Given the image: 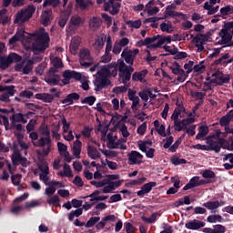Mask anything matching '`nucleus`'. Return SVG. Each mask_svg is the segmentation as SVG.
<instances>
[{
	"instance_id": "nucleus-19",
	"label": "nucleus",
	"mask_w": 233,
	"mask_h": 233,
	"mask_svg": "<svg viewBox=\"0 0 233 233\" xmlns=\"http://www.w3.org/2000/svg\"><path fill=\"white\" fill-rule=\"evenodd\" d=\"M81 96L77 93H70L62 100L63 105H74V101H79Z\"/></svg>"
},
{
	"instance_id": "nucleus-14",
	"label": "nucleus",
	"mask_w": 233,
	"mask_h": 233,
	"mask_svg": "<svg viewBox=\"0 0 233 233\" xmlns=\"http://www.w3.org/2000/svg\"><path fill=\"white\" fill-rule=\"evenodd\" d=\"M137 91L132 90L131 88L128 89L127 91V97L129 101H132V106L131 108L132 110H137V105H139V96H136Z\"/></svg>"
},
{
	"instance_id": "nucleus-41",
	"label": "nucleus",
	"mask_w": 233,
	"mask_h": 233,
	"mask_svg": "<svg viewBox=\"0 0 233 233\" xmlns=\"http://www.w3.org/2000/svg\"><path fill=\"white\" fill-rule=\"evenodd\" d=\"M230 121L231 118L228 116V115L223 116L219 120L220 127H225V129L230 127Z\"/></svg>"
},
{
	"instance_id": "nucleus-61",
	"label": "nucleus",
	"mask_w": 233,
	"mask_h": 233,
	"mask_svg": "<svg viewBox=\"0 0 233 233\" xmlns=\"http://www.w3.org/2000/svg\"><path fill=\"white\" fill-rule=\"evenodd\" d=\"M181 116V110L179 108H175L172 116H171V119H173V121H179V116Z\"/></svg>"
},
{
	"instance_id": "nucleus-20",
	"label": "nucleus",
	"mask_w": 233,
	"mask_h": 233,
	"mask_svg": "<svg viewBox=\"0 0 233 233\" xmlns=\"http://www.w3.org/2000/svg\"><path fill=\"white\" fill-rule=\"evenodd\" d=\"M87 156L91 159H99V157H101V153L99 152V150H97V147L89 145L87 147Z\"/></svg>"
},
{
	"instance_id": "nucleus-24",
	"label": "nucleus",
	"mask_w": 233,
	"mask_h": 233,
	"mask_svg": "<svg viewBox=\"0 0 233 233\" xmlns=\"http://www.w3.org/2000/svg\"><path fill=\"white\" fill-rule=\"evenodd\" d=\"M121 56L125 59L126 63H127V65H130V66L134 65V59L136 58L132 55V50L127 51L124 49Z\"/></svg>"
},
{
	"instance_id": "nucleus-36",
	"label": "nucleus",
	"mask_w": 233,
	"mask_h": 233,
	"mask_svg": "<svg viewBox=\"0 0 233 233\" xmlns=\"http://www.w3.org/2000/svg\"><path fill=\"white\" fill-rule=\"evenodd\" d=\"M62 177H74V174L72 173V169L68 164L64 165V171L58 173Z\"/></svg>"
},
{
	"instance_id": "nucleus-52",
	"label": "nucleus",
	"mask_w": 233,
	"mask_h": 233,
	"mask_svg": "<svg viewBox=\"0 0 233 233\" xmlns=\"http://www.w3.org/2000/svg\"><path fill=\"white\" fill-rule=\"evenodd\" d=\"M202 177H205L206 179H214L216 177V173L212 170L206 169L202 173Z\"/></svg>"
},
{
	"instance_id": "nucleus-60",
	"label": "nucleus",
	"mask_w": 233,
	"mask_h": 233,
	"mask_svg": "<svg viewBox=\"0 0 233 233\" xmlns=\"http://www.w3.org/2000/svg\"><path fill=\"white\" fill-rule=\"evenodd\" d=\"M184 128L187 136H191V137L196 136V125H191L189 128L188 127H184Z\"/></svg>"
},
{
	"instance_id": "nucleus-26",
	"label": "nucleus",
	"mask_w": 233,
	"mask_h": 233,
	"mask_svg": "<svg viewBox=\"0 0 233 233\" xmlns=\"http://www.w3.org/2000/svg\"><path fill=\"white\" fill-rule=\"evenodd\" d=\"M35 147H38L39 148H43V147H48L49 145H52V138L42 137L39 138L38 142L33 143Z\"/></svg>"
},
{
	"instance_id": "nucleus-48",
	"label": "nucleus",
	"mask_w": 233,
	"mask_h": 233,
	"mask_svg": "<svg viewBox=\"0 0 233 233\" xmlns=\"http://www.w3.org/2000/svg\"><path fill=\"white\" fill-rule=\"evenodd\" d=\"M76 4L82 8V10H86V8H88L90 5H92V1L90 0H76Z\"/></svg>"
},
{
	"instance_id": "nucleus-1",
	"label": "nucleus",
	"mask_w": 233,
	"mask_h": 233,
	"mask_svg": "<svg viewBox=\"0 0 233 233\" xmlns=\"http://www.w3.org/2000/svg\"><path fill=\"white\" fill-rule=\"evenodd\" d=\"M17 41H23L30 45V48L34 54L45 52L50 46V36L45 31L28 34L25 30L18 31L9 39V45H15Z\"/></svg>"
},
{
	"instance_id": "nucleus-5",
	"label": "nucleus",
	"mask_w": 233,
	"mask_h": 233,
	"mask_svg": "<svg viewBox=\"0 0 233 233\" xmlns=\"http://www.w3.org/2000/svg\"><path fill=\"white\" fill-rule=\"evenodd\" d=\"M133 72L134 67L132 66H127L123 60L119 62L118 77L121 79L123 85H127V83L132 79Z\"/></svg>"
},
{
	"instance_id": "nucleus-40",
	"label": "nucleus",
	"mask_w": 233,
	"mask_h": 233,
	"mask_svg": "<svg viewBox=\"0 0 233 233\" xmlns=\"http://www.w3.org/2000/svg\"><path fill=\"white\" fill-rule=\"evenodd\" d=\"M80 45H81V39L79 37L74 36L71 39L70 50H73L74 52H76V50L79 48Z\"/></svg>"
},
{
	"instance_id": "nucleus-17",
	"label": "nucleus",
	"mask_w": 233,
	"mask_h": 233,
	"mask_svg": "<svg viewBox=\"0 0 233 233\" xmlns=\"http://www.w3.org/2000/svg\"><path fill=\"white\" fill-rule=\"evenodd\" d=\"M213 76H215L216 83L218 86L230 83V75H223V73L218 75V73H215Z\"/></svg>"
},
{
	"instance_id": "nucleus-57",
	"label": "nucleus",
	"mask_w": 233,
	"mask_h": 233,
	"mask_svg": "<svg viewBox=\"0 0 233 233\" xmlns=\"http://www.w3.org/2000/svg\"><path fill=\"white\" fill-rule=\"evenodd\" d=\"M25 108H27V110H31V112H35V110H41L40 106H37L34 103H26Z\"/></svg>"
},
{
	"instance_id": "nucleus-2",
	"label": "nucleus",
	"mask_w": 233,
	"mask_h": 233,
	"mask_svg": "<svg viewBox=\"0 0 233 233\" xmlns=\"http://www.w3.org/2000/svg\"><path fill=\"white\" fill-rule=\"evenodd\" d=\"M35 13V6L34 5H29L27 8L21 9L15 15V25H19L23 23H26V21H30L32 19V15Z\"/></svg>"
},
{
	"instance_id": "nucleus-22",
	"label": "nucleus",
	"mask_w": 233,
	"mask_h": 233,
	"mask_svg": "<svg viewBox=\"0 0 233 233\" xmlns=\"http://www.w3.org/2000/svg\"><path fill=\"white\" fill-rule=\"evenodd\" d=\"M81 147H83V143L80 140H76L73 144V155L76 159L81 158Z\"/></svg>"
},
{
	"instance_id": "nucleus-38",
	"label": "nucleus",
	"mask_w": 233,
	"mask_h": 233,
	"mask_svg": "<svg viewBox=\"0 0 233 233\" xmlns=\"http://www.w3.org/2000/svg\"><path fill=\"white\" fill-rule=\"evenodd\" d=\"M61 5V0H44L43 7L53 6V8H57Z\"/></svg>"
},
{
	"instance_id": "nucleus-45",
	"label": "nucleus",
	"mask_w": 233,
	"mask_h": 233,
	"mask_svg": "<svg viewBox=\"0 0 233 233\" xmlns=\"http://www.w3.org/2000/svg\"><path fill=\"white\" fill-rule=\"evenodd\" d=\"M125 86H115L112 90L113 94H125L128 90V85L124 84Z\"/></svg>"
},
{
	"instance_id": "nucleus-8",
	"label": "nucleus",
	"mask_w": 233,
	"mask_h": 233,
	"mask_svg": "<svg viewBox=\"0 0 233 233\" xmlns=\"http://www.w3.org/2000/svg\"><path fill=\"white\" fill-rule=\"evenodd\" d=\"M208 183H210V180H203L199 179V177H193L182 190H190L196 188V187H201V185H208Z\"/></svg>"
},
{
	"instance_id": "nucleus-15",
	"label": "nucleus",
	"mask_w": 233,
	"mask_h": 233,
	"mask_svg": "<svg viewBox=\"0 0 233 233\" xmlns=\"http://www.w3.org/2000/svg\"><path fill=\"white\" fill-rule=\"evenodd\" d=\"M203 227H205V222L198 219H193L185 224V228H187V230H199V228H203Z\"/></svg>"
},
{
	"instance_id": "nucleus-47",
	"label": "nucleus",
	"mask_w": 233,
	"mask_h": 233,
	"mask_svg": "<svg viewBox=\"0 0 233 233\" xmlns=\"http://www.w3.org/2000/svg\"><path fill=\"white\" fill-rule=\"evenodd\" d=\"M172 165H175V167H178V165H187V159L185 158H179L178 157H173L171 158Z\"/></svg>"
},
{
	"instance_id": "nucleus-11",
	"label": "nucleus",
	"mask_w": 233,
	"mask_h": 233,
	"mask_svg": "<svg viewBox=\"0 0 233 233\" xmlns=\"http://www.w3.org/2000/svg\"><path fill=\"white\" fill-rule=\"evenodd\" d=\"M128 165H141L143 159V155L137 151H131L127 155Z\"/></svg>"
},
{
	"instance_id": "nucleus-43",
	"label": "nucleus",
	"mask_w": 233,
	"mask_h": 233,
	"mask_svg": "<svg viewBox=\"0 0 233 233\" xmlns=\"http://www.w3.org/2000/svg\"><path fill=\"white\" fill-rule=\"evenodd\" d=\"M172 8V5H167L166 9V14L169 15V17H181L183 15V13H179L177 11L170 10Z\"/></svg>"
},
{
	"instance_id": "nucleus-9",
	"label": "nucleus",
	"mask_w": 233,
	"mask_h": 233,
	"mask_svg": "<svg viewBox=\"0 0 233 233\" xmlns=\"http://www.w3.org/2000/svg\"><path fill=\"white\" fill-rule=\"evenodd\" d=\"M94 85L96 86L95 91L101 92L103 88H106V86H110V85H112V82L110 81L109 78H105L103 76H96L94 81Z\"/></svg>"
},
{
	"instance_id": "nucleus-21",
	"label": "nucleus",
	"mask_w": 233,
	"mask_h": 233,
	"mask_svg": "<svg viewBox=\"0 0 233 233\" xmlns=\"http://www.w3.org/2000/svg\"><path fill=\"white\" fill-rule=\"evenodd\" d=\"M225 202L223 200L220 201H208L203 204V207L208 208V210H216V208H219V207H223Z\"/></svg>"
},
{
	"instance_id": "nucleus-27",
	"label": "nucleus",
	"mask_w": 233,
	"mask_h": 233,
	"mask_svg": "<svg viewBox=\"0 0 233 233\" xmlns=\"http://www.w3.org/2000/svg\"><path fill=\"white\" fill-rule=\"evenodd\" d=\"M15 123H23L24 125H25V123H28V120L25 118V115H23V113H16L12 116L11 125H15Z\"/></svg>"
},
{
	"instance_id": "nucleus-49",
	"label": "nucleus",
	"mask_w": 233,
	"mask_h": 233,
	"mask_svg": "<svg viewBox=\"0 0 233 233\" xmlns=\"http://www.w3.org/2000/svg\"><path fill=\"white\" fill-rule=\"evenodd\" d=\"M5 14H6V9L0 10V25L1 23L2 25H8V23H10V17L5 16L3 18V15H5Z\"/></svg>"
},
{
	"instance_id": "nucleus-23",
	"label": "nucleus",
	"mask_w": 233,
	"mask_h": 233,
	"mask_svg": "<svg viewBox=\"0 0 233 233\" xmlns=\"http://www.w3.org/2000/svg\"><path fill=\"white\" fill-rule=\"evenodd\" d=\"M147 74H148V70L144 69L139 72H135L132 75V81H139L140 83H143L145 77H147Z\"/></svg>"
},
{
	"instance_id": "nucleus-56",
	"label": "nucleus",
	"mask_w": 233,
	"mask_h": 233,
	"mask_svg": "<svg viewBox=\"0 0 233 233\" xmlns=\"http://www.w3.org/2000/svg\"><path fill=\"white\" fill-rule=\"evenodd\" d=\"M124 227L127 233H136V228L130 222H125Z\"/></svg>"
},
{
	"instance_id": "nucleus-44",
	"label": "nucleus",
	"mask_w": 233,
	"mask_h": 233,
	"mask_svg": "<svg viewBox=\"0 0 233 233\" xmlns=\"http://www.w3.org/2000/svg\"><path fill=\"white\" fill-rule=\"evenodd\" d=\"M106 42V35H103L98 36L95 40V45H96V46H98V48H103V46H105Z\"/></svg>"
},
{
	"instance_id": "nucleus-42",
	"label": "nucleus",
	"mask_w": 233,
	"mask_h": 233,
	"mask_svg": "<svg viewBox=\"0 0 233 233\" xmlns=\"http://www.w3.org/2000/svg\"><path fill=\"white\" fill-rule=\"evenodd\" d=\"M48 174H50V168L46 167L45 173L40 174V180L44 181L45 185H49L50 177H48Z\"/></svg>"
},
{
	"instance_id": "nucleus-12",
	"label": "nucleus",
	"mask_w": 233,
	"mask_h": 233,
	"mask_svg": "<svg viewBox=\"0 0 233 233\" xmlns=\"http://www.w3.org/2000/svg\"><path fill=\"white\" fill-rule=\"evenodd\" d=\"M155 187H157V182L146 183L141 187V190L137 191V196H139V198H143L145 194H150V192H152V188H154Z\"/></svg>"
},
{
	"instance_id": "nucleus-4",
	"label": "nucleus",
	"mask_w": 233,
	"mask_h": 233,
	"mask_svg": "<svg viewBox=\"0 0 233 233\" xmlns=\"http://www.w3.org/2000/svg\"><path fill=\"white\" fill-rule=\"evenodd\" d=\"M207 145H202L200 150H206L207 152H216L219 154L221 152V147L225 145V139L218 138V140H214L213 137H207Z\"/></svg>"
},
{
	"instance_id": "nucleus-32",
	"label": "nucleus",
	"mask_w": 233,
	"mask_h": 233,
	"mask_svg": "<svg viewBox=\"0 0 233 233\" xmlns=\"http://www.w3.org/2000/svg\"><path fill=\"white\" fill-rule=\"evenodd\" d=\"M78 56L80 61H90V59H92V56H90V50L86 48L81 49Z\"/></svg>"
},
{
	"instance_id": "nucleus-18",
	"label": "nucleus",
	"mask_w": 233,
	"mask_h": 233,
	"mask_svg": "<svg viewBox=\"0 0 233 233\" xmlns=\"http://www.w3.org/2000/svg\"><path fill=\"white\" fill-rule=\"evenodd\" d=\"M48 187L46 188V196H54V194H56V187H57V186H60V187H64L63 186V183L60 182V181H56V180H53V181H50Z\"/></svg>"
},
{
	"instance_id": "nucleus-33",
	"label": "nucleus",
	"mask_w": 233,
	"mask_h": 233,
	"mask_svg": "<svg viewBox=\"0 0 233 233\" xmlns=\"http://www.w3.org/2000/svg\"><path fill=\"white\" fill-rule=\"evenodd\" d=\"M12 65V60L9 56H0V68L1 70H6Z\"/></svg>"
},
{
	"instance_id": "nucleus-25",
	"label": "nucleus",
	"mask_w": 233,
	"mask_h": 233,
	"mask_svg": "<svg viewBox=\"0 0 233 233\" xmlns=\"http://www.w3.org/2000/svg\"><path fill=\"white\" fill-rule=\"evenodd\" d=\"M16 163H20L22 167H28V159L26 157L21 156V154L16 153L13 158V164L16 165Z\"/></svg>"
},
{
	"instance_id": "nucleus-35",
	"label": "nucleus",
	"mask_w": 233,
	"mask_h": 233,
	"mask_svg": "<svg viewBox=\"0 0 233 233\" xmlns=\"http://www.w3.org/2000/svg\"><path fill=\"white\" fill-rule=\"evenodd\" d=\"M153 37H157L156 44H151V48H161V46H163V45H165V38L163 35H153Z\"/></svg>"
},
{
	"instance_id": "nucleus-29",
	"label": "nucleus",
	"mask_w": 233,
	"mask_h": 233,
	"mask_svg": "<svg viewBox=\"0 0 233 233\" xmlns=\"http://www.w3.org/2000/svg\"><path fill=\"white\" fill-rule=\"evenodd\" d=\"M233 14V5H226L225 7L220 8V16L222 19H227V15Z\"/></svg>"
},
{
	"instance_id": "nucleus-46",
	"label": "nucleus",
	"mask_w": 233,
	"mask_h": 233,
	"mask_svg": "<svg viewBox=\"0 0 233 233\" xmlns=\"http://www.w3.org/2000/svg\"><path fill=\"white\" fill-rule=\"evenodd\" d=\"M60 201L61 199L59 198V196L55 195L47 199V204L54 205L55 207H61V204H59Z\"/></svg>"
},
{
	"instance_id": "nucleus-51",
	"label": "nucleus",
	"mask_w": 233,
	"mask_h": 233,
	"mask_svg": "<svg viewBox=\"0 0 233 233\" xmlns=\"http://www.w3.org/2000/svg\"><path fill=\"white\" fill-rule=\"evenodd\" d=\"M81 103L83 105H89V106H92L94 103H96V96H86L81 101Z\"/></svg>"
},
{
	"instance_id": "nucleus-31",
	"label": "nucleus",
	"mask_w": 233,
	"mask_h": 233,
	"mask_svg": "<svg viewBox=\"0 0 233 233\" xmlns=\"http://www.w3.org/2000/svg\"><path fill=\"white\" fill-rule=\"evenodd\" d=\"M156 39H157V36L146 37L144 40L138 41L137 45L138 46H147V48H150L148 45H152V43H156Z\"/></svg>"
},
{
	"instance_id": "nucleus-50",
	"label": "nucleus",
	"mask_w": 233,
	"mask_h": 233,
	"mask_svg": "<svg viewBox=\"0 0 233 233\" xmlns=\"http://www.w3.org/2000/svg\"><path fill=\"white\" fill-rule=\"evenodd\" d=\"M100 219V217H91L86 224V228H91V227H94V225H96V223H97Z\"/></svg>"
},
{
	"instance_id": "nucleus-28",
	"label": "nucleus",
	"mask_w": 233,
	"mask_h": 233,
	"mask_svg": "<svg viewBox=\"0 0 233 233\" xmlns=\"http://www.w3.org/2000/svg\"><path fill=\"white\" fill-rule=\"evenodd\" d=\"M97 76L99 77H104L106 79H108L110 77V67L109 66H103L100 70L97 71Z\"/></svg>"
},
{
	"instance_id": "nucleus-34",
	"label": "nucleus",
	"mask_w": 233,
	"mask_h": 233,
	"mask_svg": "<svg viewBox=\"0 0 233 233\" xmlns=\"http://www.w3.org/2000/svg\"><path fill=\"white\" fill-rule=\"evenodd\" d=\"M108 66L110 69V77H116L117 72H119V62L118 64L116 62L108 64Z\"/></svg>"
},
{
	"instance_id": "nucleus-58",
	"label": "nucleus",
	"mask_w": 233,
	"mask_h": 233,
	"mask_svg": "<svg viewBox=\"0 0 233 233\" xmlns=\"http://www.w3.org/2000/svg\"><path fill=\"white\" fill-rule=\"evenodd\" d=\"M225 228L223 225L221 224H217L215 226H213L212 231L214 233H225Z\"/></svg>"
},
{
	"instance_id": "nucleus-3",
	"label": "nucleus",
	"mask_w": 233,
	"mask_h": 233,
	"mask_svg": "<svg viewBox=\"0 0 233 233\" xmlns=\"http://www.w3.org/2000/svg\"><path fill=\"white\" fill-rule=\"evenodd\" d=\"M219 45H228L232 41L233 37V21L224 23L222 29L218 33Z\"/></svg>"
},
{
	"instance_id": "nucleus-39",
	"label": "nucleus",
	"mask_w": 233,
	"mask_h": 233,
	"mask_svg": "<svg viewBox=\"0 0 233 233\" xmlns=\"http://www.w3.org/2000/svg\"><path fill=\"white\" fill-rule=\"evenodd\" d=\"M85 21H83V18H81V16L74 15L70 18V25H72L73 26H81V25H83Z\"/></svg>"
},
{
	"instance_id": "nucleus-54",
	"label": "nucleus",
	"mask_w": 233,
	"mask_h": 233,
	"mask_svg": "<svg viewBox=\"0 0 233 233\" xmlns=\"http://www.w3.org/2000/svg\"><path fill=\"white\" fill-rule=\"evenodd\" d=\"M176 66L171 67L172 73L175 74V76H179L180 74H184V71L181 68V66L177 64V62L175 63Z\"/></svg>"
},
{
	"instance_id": "nucleus-64",
	"label": "nucleus",
	"mask_w": 233,
	"mask_h": 233,
	"mask_svg": "<svg viewBox=\"0 0 233 233\" xmlns=\"http://www.w3.org/2000/svg\"><path fill=\"white\" fill-rule=\"evenodd\" d=\"M44 103H52L54 101V95L48 93H44V98L42 100Z\"/></svg>"
},
{
	"instance_id": "nucleus-30",
	"label": "nucleus",
	"mask_w": 233,
	"mask_h": 233,
	"mask_svg": "<svg viewBox=\"0 0 233 233\" xmlns=\"http://www.w3.org/2000/svg\"><path fill=\"white\" fill-rule=\"evenodd\" d=\"M32 70H34V60L27 59L25 61V66H24L22 69V72L25 76H28Z\"/></svg>"
},
{
	"instance_id": "nucleus-37",
	"label": "nucleus",
	"mask_w": 233,
	"mask_h": 233,
	"mask_svg": "<svg viewBox=\"0 0 233 233\" xmlns=\"http://www.w3.org/2000/svg\"><path fill=\"white\" fill-rule=\"evenodd\" d=\"M207 221L208 223H223L224 219L221 215H209Z\"/></svg>"
},
{
	"instance_id": "nucleus-53",
	"label": "nucleus",
	"mask_w": 233,
	"mask_h": 233,
	"mask_svg": "<svg viewBox=\"0 0 233 233\" xmlns=\"http://www.w3.org/2000/svg\"><path fill=\"white\" fill-rule=\"evenodd\" d=\"M160 30L167 32V34H172V24L161 23Z\"/></svg>"
},
{
	"instance_id": "nucleus-59",
	"label": "nucleus",
	"mask_w": 233,
	"mask_h": 233,
	"mask_svg": "<svg viewBox=\"0 0 233 233\" xmlns=\"http://www.w3.org/2000/svg\"><path fill=\"white\" fill-rule=\"evenodd\" d=\"M101 17L108 26H112V16L108 15V14L102 13Z\"/></svg>"
},
{
	"instance_id": "nucleus-16",
	"label": "nucleus",
	"mask_w": 233,
	"mask_h": 233,
	"mask_svg": "<svg viewBox=\"0 0 233 233\" xmlns=\"http://www.w3.org/2000/svg\"><path fill=\"white\" fill-rule=\"evenodd\" d=\"M45 81L47 85H50V86H57L61 82V76L46 74Z\"/></svg>"
},
{
	"instance_id": "nucleus-10",
	"label": "nucleus",
	"mask_w": 233,
	"mask_h": 233,
	"mask_svg": "<svg viewBox=\"0 0 233 233\" xmlns=\"http://www.w3.org/2000/svg\"><path fill=\"white\" fill-rule=\"evenodd\" d=\"M191 39H193L194 43H196V46L198 48V52L205 51L204 43L207 41L206 35L198 34L196 36L194 35H190Z\"/></svg>"
},
{
	"instance_id": "nucleus-6",
	"label": "nucleus",
	"mask_w": 233,
	"mask_h": 233,
	"mask_svg": "<svg viewBox=\"0 0 233 233\" xmlns=\"http://www.w3.org/2000/svg\"><path fill=\"white\" fill-rule=\"evenodd\" d=\"M62 77H64V79H62L61 81L63 85L66 86V85H70V79H75L76 81H81L82 75L79 72L67 69L63 72Z\"/></svg>"
},
{
	"instance_id": "nucleus-7",
	"label": "nucleus",
	"mask_w": 233,
	"mask_h": 233,
	"mask_svg": "<svg viewBox=\"0 0 233 233\" xmlns=\"http://www.w3.org/2000/svg\"><path fill=\"white\" fill-rule=\"evenodd\" d=\"M105 12H109L111 15H117L121 10V4L116 0H108L104 4Z\"/></svg>"
},
{
	"instance_id": "nucleus-63",
	"label": "nucleus",
	"mask_w": 233,
	"mask_h": 233,
	"mask_svg": "<svg viewBox=\"0 0 233 233\" xmlns=\"http://www.w3.org/2000/svg\"><path fill=\"white\" fill-rule=\"evenodd\" d=\"M210 132L208 126H200L198 128V133L204 137Z\"/></svg>"
},
{
	"instance_id": "nucleus-55",
	"label": "nucleus",
	"mask_w": 233,
	"mask_h": 233,
	"mask_svg": "<svg viewBox=\"0 0 233 233\" xmlns=\"http://www.w3.org/2000/svg\"><path fill=\"white\" fill-rule=\"evenodd\" d=\"M50 23V14L48 13V11H46L45 14L42 15V25H44V26H48Z\"/></svg>"
},
{
	"instance_id": "nucleus-62",
	"label": "nucleus",
	"mask_w": 233,
	"mask_h": 233,
	"mask_svg": "<svg viewBox=\"0 0 233 233\" xmlns=\"http://www.w3.org/2000/svg\"><path fill=\"white\" fill-rule=\"evenodd\" d=\"M137 134L139 136H145V133L147 132V122H144L142 125H140L137 129Z\"/></svg>"
},
{
	"instance_id": "nucleus-13",
	"label": "nucleus",
	"mask_w": 233,
	"mask_h": 233,
	"mask_svg": "<svg viewBox=\"0 0 233 233\" xmlns=\"http://www.w3.org/2000/svg\"><path fill=\"white\" fill-rule=\"evenodd\" d=\"M110 52H112V37L108 35L106 39L105 55L103 56V63H109V61L112 60V55H110Z\"/></svg>"
}]
</instances>
